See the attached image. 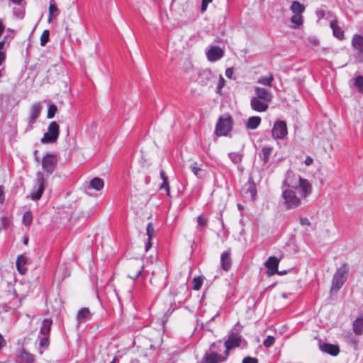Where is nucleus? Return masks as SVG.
Segmentation results:
<instances>
[{"label":"nucleus","instance_id":"nucleus-8","mask_svg":"<svg viewBox=\"0 0 363 363\" xmlns=\"http://www.w3.org/2000/svg\"><path fill=\"white\" fill-rule=\"evenodd\" d=\"M57 157L56 155L52 153L46 154L42 159L43 169L48 174H52L55 172L57 165Z\"/></svg>","mask_w":363,"mask_h":363},{"label":"nucleus","instance_id":"nucleus-31","mask_svg":"<svg viewBox=\"0 0 363 363\" xmlns=\"http://www.w3.org/2000/svg\"><path fill=\"white\" fill-rule=\"evenodd\" d=\"M52 320L49 319H44L41 328H40V333L45 336H48L51 330Z\"/></svg>","mask_w":363,"mask_h":363},{"label":"nucleus","instance_id":"nucleus-51","mask_svg":"<svg viewBox=\"0 0 363 363\" xmlns=\"http://www.w3.org/2000/svg\"><path fill=\"white\" fill-rule=\"evenodd\" d=\"M315 14H316V16L320 20V19H322V18H325V11L322 8H320V9H318L315 11Z\"/></svg>","mask_w":363,"mask_h":363},{"label":"nucleus","instance_id":"nucleus-13","mask_svg":"<svg viewBox=\"0 0 363 363\" xmlns=\"http://www.w3.org/2000/svg\"><path fill=\"white\" fill-rule=\"evenodd\" d=\"M228 356L225 354H216L214 352L207 350L202 359V363H219L226 360Z\"/></svg>","mask_w":363,"mask_h":363},{"label":"nucleus","instance_id":"nucleus-61","mask_svg":"<svg viewBox=\"0 0 363 363\" xmlns=\"http://www.w3.org/2000/svg\"><path fill=\"white\" fill-rule=\"evenodd\" d=\"M6 344V341L3 336L0 334V349L2 348Z\"/></svg>","mask_w":363,"mask_h":363},{"label":"nucleus","instance_id":"nucleus-42","mask_svg":"<svg viewBox=\"0 0 363 363\" xmlns=\"http://www.w3.org/2000/svg\"><path fill=\"white\" fill-rule=\"evenodd\" d=\"M189 169L197 178H201V176L200 175V172L201 169L197 166L196 162H194L192 164H191L189 166Z\"/></svg>","mask_w":363,"mask_h":363},{"label":"nucleus","instance_id":"nucleus-50","mask_svg":"<svg viewBox=\"0 0 363 363\" xmlns=\"http://www.w3.org/2000/svg\"><path fill=\"white\" fill-rule=\"evenodd\" d=\"M242 363H258V359L255 357L247 356L242 359Z\"/></svg>","mask_w":363,"mask_h":363},{"label":"nucleus","instance_id":"nucleus-41","mask_svg":"<svg viewBox=\"0 0 363 363\" xmlns=\"http://www.w3.org/2000/svg\"><path fill=\"white\" fill-rule=\"evenodd\" d=\"M50 40V31L48 30H45L40 37V45L45 46Z\"/></svg>","mask_w":363,"mask_h":363},{"label":"nucleus","instance_id":"nucleus-21","mask_svg":"<svg viewBox=\"0 0 363 363\" xmlns=\"http://www.w3.org/2000/svg\"><path fill=\"white\" fill-rule=\"evenodd\" d=\"M330 27L333 30V35L338 40H343L345 38V33L341 27L338 26L337 19H333L330 23Z\"/></svg>","mask_w":363,"mask_h":363},{"label":"nucleus","instance_id":"nucleus-44","mask_svg":"<svg viewBox=\"0 0 363 363\" xmlns=\"http://www.w3.org/2000/svg\"><path fill=\"white\" fill-rule=\"evenodd\" d=\"M13 15L18 18H23L25 15V11L21 7L13 8Z\"/></svg>","mask_w":363,"mask_h":363},{"label":"nucleus","instance_id":"nucleus-40","mask_svg":"<svg viewBox=\"0 0 363 363\" xmlns=\"http://www.w3.org/2000/svg\"><path fill=\"white\" fill-rule=\"evenodd\" d=\"M57 107L55 104H50L48 106V108L47 118H54V116H55V114L57 113Z\"/></svg>","mask_w":363,"mask_h":363},{"label":"nucleus","instance_id":"nucleus-57","mask_svg":"<svg viewBox=\"0 0 363 363\" xmlns=\"http://www.w3.org/2000/svg\"><path fill=\"white\" fill-rule=\"evenodd\" d=\"M313 159L310 156H307L304 161V163L306 164V165L310 166L311 164H313Z\"/></svg>","mask_w":363,"mask_h":363},{"label":"nucleus","instance_id":"nucleus-64","mask_svg":"<svg viewBox=\"0 0 363 363\" xmlns=\"http://www.w3.org/2000/svg\"><path fill=\"white\" fill-rule=\"evenodd\" d=\"M5 40L0 41V51H4Z\"/></svg>","mask_w":363,"mask_h":363},{"label":"nucleus","instance_id":"nucleus-9","mask_svg":"<svg viewBox=\"0 0 363 363\" xmlns=\"http://www.w3.org/2000/svg\"><path fill=\"white\" fill-rule=\"evenodd\" d=\"M282 197L287 208H295L301 204L299 198L296 196V193L291 189L284 190Z\"/></svg>","mask_w":363,"mask_h":363},{"label":"nucleus","instance_id":"nucleus-29","mask_svg":"<svg viewBox=\"0 0 363 363\" xmlns=\"http://www.w3.org/2000/svg\"><path fill=\"white\" fill-rule=\"evenodd\" d=\"M104 180L99 177L92 179L89 182V186L96 191H100L104 188Z\"/></svg>","mask_w":363,"mask_h":363},{"label":"nucleus","instance_id":"nucleus-59","mask_svg":"<svg viewBox=\"0 0 363 363\" xmlns=\"http://www.w3.org/2000/svg\"><path fill=\"white\" fill-rule=\"evenodd\" d=\"M6 59V52L5 51H0V65L3 63V62Z\"/></svg>","mask_w":363,"mask_h":363},{"label":"nucleus","instance_id":"nucleus-48","mask_svg":"<svg viewBox=\"0 0 363 363\" xmlns=\"http://www.w3.org/2000/svg\"><path fill=\"white\" fill-rule=\"evenodd\" d=\"M160 189H164L166 191L167 195L170 196V186L169 181H162V184L160 186Z\"/></svg>","mask_w":363,"mask_h":363},{"label":"nucleus","instance_id":"nucleus-26","mask_svg":"<svg viewBox=\"0 0 363 363\" xmlns=\"http://www.w3.org/2000/svg\"><path fill=\"white\" fill-rule=\"evenodd\" d=\"M91 318V313L89 309L88 308H81L77 315V319L78 321V324L81 323L85 322L86 320Z\"/></svg>","mask_w":363,"mask_h":363},{"label":"nucleus","instance_id":"nucleus-32","mask_svg":"<svg viewBox=\"0 0 363 363\" xmlns=\"http://www.w3.org/2000/svg\"><path fill=\"white\" fill-rule=\"evenodd\" d=\"M133 267H135L136 268V270L135 271H133V270H131L130 271V274H128V277L133 279V280H135L137 279L139 276L142 273V271L143 269V265L141 264L140 262L134 264L133 266Z\"/></svg>","mask_w":363,"mask_h":363},{"label":"nucleus","instance_id":"nucleus-24","mask_svg":"<svg viewBox=\"0 0 363 363\" xmlns=\"http://www.w3.org/2000/svg\"><path fill=\"white\" fill-rule=\"evenodd\" d=\"M60 11L57 6L55 1L50 0L49 6V16L48 21L49 23H51L52 21V18L58 16L60 15Z\"/></svg>","mask_w":363,"mask_h":363},{"label":"nucleus","instance_id":"nucleus-30","mask_svg":"<svg viewBox=\"0 0 363 363\" xmlns=\"http://www.w3.org/2000/svg\"><path fill=\"white\" fill-rule=\"evenodd\" d=\"M19 356L21 357L23 360H24L26 363H33L35 360V356L26 351L25 349H21L19 352Z\"/></svg>","mask_w":363,"mask_h":363},{"label":"nucleus","instance_id":"nucleus-60","mask_svg":"<svg viewBox=\"0 0 363 363\" xmlns=\"http://www.w3.org/2000/svg\"><path fill=\"white\" fill-rule=\"evenodd\" d=\"M152 247L151 239L147 238V242L145 243V251L147 252Z\"/></svg>","mask_w":363,"mask_h":363},{"label":"nucleus","instance_id":"nucleus-5","mask_svg":"<svg viewBox=\"0 0 363 363\" xmlns=\"http://www.w3.org/2000/svg\"><path fill=\"white\" fill-rule=\"evenodd\" d=\"M241 343V337L238 335V331L233 328L229 333V337L225 341L224 347L225 348L224 353L226 356L229 355L230 350L238 347Z\"/></svg>","mask_w":363,"mask_h":363},{"label":"nucleus","instance_id":"nucleus-47","mask_svg":"<svg viewBox=\"0 0 363 363\" xmlns=\"http://www.w3.org/2000/svg\"><path fill=\"white\" fill-rule=\"evenodd\" d=\"M146 233L149 239H152L155 234V229L152 223H149L146 228Z\"/></svg>","mask_w":363,"mask_h":363},{"label":"nucleus","instance_id":"nucleus-17","mask_svg":"<svg viewBox=\"0 0 363 363\" xmlns=\"http://www.w3.org/2000/svg\"><path fill=\"white\" fill-rule=\"evenodd\" d=\"M232 266L231 250L228 249L220 255V267L223 270L228 272Z\"/></svg>","mask_w":363,"mask_h":363},{"label":"nucleus","instance_id":"nucleus-11","mask_svg":"<svg viewBox=\"0 0 363 363\" xmlns=\"http://www.w3.org/2000/svg\"><path fill=\"white\" fill-rule=\"evenodd\" d=\"M280 262V259L270 256L268 259L265 262L264 265L267 267V274L268 276H273L278 272V267Z\"/></svg>","mask_w":363,"mask_h":363},{"label":"nucleus","instance_id":"nucleus-45","mask_svg":"<svg viewBox=\"0 0 363 363\" xmlns=\"http://www.w3.org/2000/svg\"><path fill=\"white\" fill-rule=\"evenodd\" d=\"M50 340L48 336H45L40 340L39 345L40 347L46 350L48 348Z\"/></svg>","mask_w":363,"mask_h":363},{"label":"nucleus","instance_id":"nucleus-49","mask_svg":"<svg viewBox=\"0 0 363 363\" xmlns=\"http://www.w3.org/2000/svg\"><path fill=\"white\" fill-rule=\"evenodd\" d=\"M197 223L199 226H206L208 224V220L203 215H200L197 217Z\"/></svg>","mask_w":363,"mask_h":363},{"label":"nucleus","instance_id":"nucleus-54","mask_svg":"<svg viewBox=\"0 0 363 363\" xmlns=\"http://www.w3.org/2000/svg\"><path fill=\"white\" fill-rule=\"evenodd\" d=\"M224 85H225V79H224V78L221 75H220L219 80H218V86H217L218 90L219 91L221 89H223Z\"/></svg>","mask_w":363,"mask_h":363},{"label":"nucleus","instance_id":"nucleus-53","mask_svg":"<svg viewBox=\"0 0 363 363\" xmlns=\"http://www.w3.org/2000/svg\"><path fill=\"white\" fill-rule=\"evenodd\" d=\"M213 0H202L201 1V12H204L209 3H211Z\"/></svg>","mask_w":363,"mask_h":363},{"label":"nucleus","instance_id":"nucleus-63","mask_svg":"<svg viewBox=\"0 0 363 363\" xmlns=\"http://www.w3.org/2000/svg\"><path fill=\"white\" fill-rule=\"evenodd\" d=\"M28 242H29L28 237L26 236V235L23 236V244L27 245L28 244Z\"/></svg>","mask_w":363,"mask_h":363},{"label":"nucleus","instance_id":"nucleus-1","mask_svg":"<svg viewBox=\"0 0 363 363\" xmlns=\"http://www.w3.org/2000/svg\"><path fill=\"white\" fill-rule=\"evenodd\" d=\"M233 127V119L232 116L228 114H223L220 116L216 123L215 128V134L218 137L227 136L232 130Z\"/></svg>","mask_w":363,"mask_h":363},{"label":"nucleus","instance_id":"nucleus-43","mask_svg":"<svg viewBox=\"0 0 363 363\" xmlns=\"http://www.w3.org/2000/svg\"><path fill=\"white\" fill-rule=\"evenodd\" d=\"M275 342V338L274 336L268 335L267 338L264 340L263 345L265 347H272Z\"/></svg>","mask_w":363,"mask_h":363},{"label":"nucleus","instance_id":"nucleus-36","mask_svg":"<svg viewBox=\"0 0 363 363\" xmlns=\"http://www.w3.org/2000/svg\"><path fill=\"white\" fill-rule=\"evenodd\" d=\"M33 220V214L31 211H26L23 216V223L26 226H29L31 225Z\"/></svg>","mask_w":363,"mask_h":363},{"label":"nucleus","instance_id":"nucleus-12","mask_svg":"<svg viewBox=\"0 0 363 363\" xmlns=\"http://www.w3.org/2000/svg\"><path fill=\"white\" fill-rule=\"evenodd\" d=\"M41 111V106L40 104H35L31 106L30 116L28 118V125L26 131L30 130L33 128V124L40 116Z\"/></svg>","mask_w":363,"mask_h":363},{"label":"nucleus","instance_id":"nucleus-56","mask_svg":"<svg viewBox=\"0 0 363 363\" xmlns=\"http://www.w3.org/2000/svg\"><path fill=\"white\" fill-rule=\"evenodd\" d=\"M300 223L302 225H311L309 220L306 217L300 218Z\"/></svg>","mask_w":363,"mask_h":363},{"label":"nucleus","instance_id":"nucleus-23","mask_svg":"<svg viewBox=\"0 0 363 363\" xmlns=\"http://www.w3.org/2000/svg\"><path fill=\"white\" fill-rule=\"evenodd\" d=\"M352 330L356 335L363 334V314L358 316L352 323Z\"/></svg>","mask_w":363,"mask_h":363},{"label":"nucleus","instance_id":"nucleus-6","mask_svg":"<svg viewBox=\"0 0 363 363\" xmlns=\"http://www.w3.org/2000/svg\"><path fill=\"white\" fill-rule=\"evenodd\" d=\"M288 130L286 123L284 121L278 120L274 122L272 129V137L274 140H282L286 138Z\"/></svg>","mask_w":363,"mask_h":363},{"label":"nucleus","instance_id":"nucleus-19","mask_svg":"<svg viewBox=\"0 0 363 363\" xmlns=\"http://www.w3.org/2000/svg\"><path fill=\"white\" fill-rule=\"evenodd\" d=\"M255 97L264 101L270 102L273 99V95L270 91L265 88L256 86L255 88Z\"/></svg>","mask_w":363,"mask_h":363},{"label":"nucleus","instance_id":"nucleus-7","mask_svg":"<svg viewBox=\"0 0 363 363\" xmlns=\"http://www.w3.org/2000/svg\"><path fill=\"white\" fill-rule=\"evenodd\" d=\"M351 43L356 51L354 55L356 62L363 63V35H354Z\"/></svg>","mask_w":363,"mask_h":363},{"label":"nucleus","instance_id":"nucleus-14","mask_svg":"<svg viewBox=\"0 0 363 363\" xmlns=\"http://www.w3.org/2000/svg\"><path fill=\"white\" fill-rule=\"evenodd\" d=\"M269 102L253 96L250 99V106L252 110L257 112H264L269 108Z\"/></svg>","mask_w":363,"mask_h":363},{"label":"nucleus","instance_id":"nucleus-4","mask_svg":"<svg viewBox=\"0 0 363 363\" xmlns=\"http://www.w3.org/2000/svg\"><path fill=\"white\" fill-rule=\"evenodd\" d=\"M60 134V126L55 121L50 123L48 132L45 133L41 138L40 142L43 144L54 143L57 141Z\"/></svg>","mask_w":363,"mask_h":363},{"label":"nucleus","instance_id":"nucleus-62","mask_svg":"<svg viewBox=\"0 0 363 363\" xmlns=\"http://www.w3.org/2000/svg\"><path fill=\"white\" fill-rule=\"evenodd\" d=\"M5 29V27L2 23V21L0 20V36L2 35Z\"/></svg>","mask_w":363,"mask_h":363},{"label":"nucleus","instance_id":"nucleus-34","mask_svg":"<svg viewBox=\"0 0 363 363\" xmlns=\"http://www.w3.org/2000/svg\"><path fill=\"white\" fill-rule=\"evenodd\" d=\"M225 347L220 340L213 342L211 345L208 351L214 352L216 354H220L219 352L222 351L223 348Z\"/></svg>","mask_w":363,"mask_h":363},{"label":"nucleus","instance_id":"nucleus-10","mask_svg":"<svg viewBox=\"0 0 363 363\" xmlns=\"http://www.w3.org/2000/svg\"><path fill=\"white\" fill-rule=\"evenodd\" d=\"M242 191L244 196L249 197L252 201L256 199L257 191L252 177L249 178L247 183L242 186Z\"/></svg>","mask_w":363,"mask_h":363},{"label":"nucleus","instance_id":"nucleus-3","mask_svg":"<svg viewBox=\"0 0 363 363\" xmlns=\"http://www.w3.org/2000/svg\"><path fill=\"white\" fill-rule=\"evenodd\" d=\"M35 179V184L33 186V191L30 193V197L33 201L39 200L45 190L46 179L42 172H38Z\"/></svg>","mask_w":363,"mask_h":363},{"label":"nucleus","instance_id":"nucleus-38","mask_svg":"<svg viewBox=\"0 0 363 363\" xmlns=\"http://www.w3.org/2000/svg\"><path fill=\"white\" fill-rule=\"evenodd\" d=\"M228 157L234 164H238L242 161V156L238 152H230Z\"/></svg>","mask_w":363,"mask_h":363},{"label":"nucleus","instance_id":"nucleus-18","mask_svg":"<svg viewBox=\"0 0 363 363\" xmlns=\"http://www.w3.org/2000/svg\"><path fill=\"white\" fill-rule=\"evenodd\" d=\"M299 175H296L294 174L292 172L289 171L286 173V178L283 182V185L288 186L292 189L298 188V179L296 178H300Z\"/></svg>","mask_w":363,"mask_h":363},{"label":"nucleus","instance_id":"nucleus-15","mask_svg":"<svg viewBox=\"0 0 363 363\" xmlns=\"http://www.w3.org/2000/svg\"><path fill=\"white\" fill-rule=\"evenodd\" d=\"M319 348L323 352L332 356H337L340 353V348L338 345L322 342L321 340H319Z\"/></svg>","mask_w":363,"mask_h":363},{"label":"nucleus","instance_id":"nucleus-28","mask_svg":"<svg viewBox=\"0 0 363 363\" xmlns=\"http://www.w3.org/2000/svg\"><path fill=\"white\" fill-rule=\"evenodd\" d=\"M291 11L294 14H301L305 11V6L298 1H294L290 6Z\"/></svg>","mask_w":363,"mask_h":363},{"label":"nucleus","instance_id":"nucleus-39","mask_svg":"<svg viewBox=\"0 0 363 363\" xmlns=\"http://www.w3.org/2000/svg\"><path fill=\"white\" fill-rule=\"evenodd\" d=\"M203 279L200 277H194L192 280V289L198 291L201 288Z\"/></svg>","mask_w":363,"mask_h":363},{"label":"nucleus","instance_id":"nucleus-35","mask_svg":"<svg viewBox=\"0 0 363 363\" xmlns=\"http://www.w3.org/2000/svg\"><path fill=\"white\" fill-rule=\"evenodd\" d=\"M274 77L272 74H269L268 76L262 77L259 78L257 82L265 86H272V83Z\"/></svg>","mask_w":363,"mask_h":363},{"label":"nucleus","instance_id":"nucleus-27","mask_svg":"<svg viewBox=\"0 0 363 363\" xmlns=\"http://www.w3.org/2000/svg\"><path fill=\"white\" fill-rule=\"evenodd\" d=\"M273 150L274 148L272 146H264L262 148V160L264 164H266L269 162Z\"/></svg>","mask_w":363,"mask_h":363},{"label":"nucleus","instance_id":"nucleus-58","mask_svg":"<svg viewBox=\"0 0 363 363\" xmlns=\"http://www.w3.org/2000/svg\"><path fill=\"white\" fill-rule=\"evenodd\" d=\"M160 178L162 179V181L168 180V177L163 169L160 170Z\"/></svg>","mask_w":363,"mask_h":363},{"label":"nucleus","instance_id":"nucleus-52","mask_svg":"<svg viewBox=\"0 0 363 363\" xmlns=\"http://www.w3.org/2000/svg\"><path fill=\"white\" fill-rule=\"evenodd\" d=\"M5 201V188L3 185H0V204H3Z\"/></svg>","mask_w":363,"mask_h":363},{"label":"nucleus","instance_id":"nucleus-46","mask_svg":"<svg viewBox=\"0 0 363 363\" xmlns=\"http://www.w3.org/2000/svg\"><path fill=\"white\" fill-rule=\"evenodd\" d=\"M0 229L6 228L10 224V219L6 216H2L0 219Z\"/></svg>","mask_w":363,"mask_h":363},{"label":"nucleus","instance_id":"nucleus-25","mask_svg":"<svg viewBox=\"0 0 363 363\" xmlns=\"http://www.w3.org/2000/svg\"><path fill=\"white\" fill-rule=\"evenodd\" d=\"M260 123L261 118L259 116H251L247 119L245 127L247 130H255Z\"/></svg>","mask_w":363,"mask_h":363},{"label":"nucleus","instance_id":"nucleus-55","mask_svg":"<svg viewBox=\"0 0 363 363\" xmlns=\"http://www.w3.org/2000/svg\"><path fill=\"white\" fill-rule=\"evenodd\" d=\"M233 72H234V69L233 67H229V68H227L225 69V76L229 78V79H231L232 77H233Z\"/></svg>","mask_w":363,"mask_h":363},{"label":"nucleus","instance_id":"nucleus-22","mask_svg":"<svg viewBox=\"0 0 363 363\" xmlns=\"http://www.w3.org/2000/svg\"><path fill=\"white\" fill-rule=\"evenodd\" d=\"M28 262V258L23 255L18 256L16 262V268L21 274H24L27 272L28 269L26 267V264Z\"/></svg>","mask_w":363,"mask_h":363},{"label":"nucleus","instance_id":"nucleus-20","mask_svg":"<svg viewBox=\"0 0 363 363\" xmlns=\"http://www.w3.org/2000/svg\"><path fill=\"white\" fill-rule=\"evenodd\" d=\"M297 179H298V187H299L301 190V196L303 197L307 196L311 193V184L306 179H303L301 177Z\"/></svg>","mask_w":363,"mask_h":363},{"label":"nucleus","instance_id":"nucleus-33","mask_svg":"<svg viewBox=\"0 0 363 363\" xmlns=\"http://www.w3.org/2000/svg\"><path fill=\"white\" fill-rule=\"evenodd\" d=\"M291 22L295 24V26H291L292 28H298L301 25L303 24V16L301 14H294L291 17Z\"/></svg>","mask_w":363,"mask_h":363},{"label":"nucleus","instance_id":"nucleus-37","mask_svg":"<svg viewBox=\"0 0 363 363\" xmlns=\"http://www.w3.org/2000/svg\"><path fill=\"white\" fill-rule=\"evenodd\" d=\"M354 85L357 89L359 92L363 94V76L359 75L356 77L354 79Z\"/></svg>","mask_w":363,"mask_h":363},{"label":"nucleus","instance_id":"nucleus-2","mask_svg":"<svg viewBox=\"0 0 363 363\" xmlns=\"http://www.w3.org/2000/svg\"><path fill=\"white\" fill-rule=\"evenodd\" d=\"M348 266L345 263L337 269L333 278L332 286L330 289L331 293H337L343 286L347 279Z\"/></svg>","mask_w":363,"mask_h":363},{"label":"nucleus","instance_id":"nucleus-16","mask_svg":"<svg viewBox=\"0 0 363 363\" xmlns=\"http://www.w3.org/2000/svg\"><path fill=\"white\" fill-rule=\"evenodd\" d=\"M223 50L216 45L212 46L207 52H206V56L209 61L211 62H216L223 56Z\"/></svg>","mask_w":363,"mask_h":363}]
</instances>
